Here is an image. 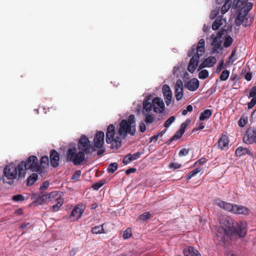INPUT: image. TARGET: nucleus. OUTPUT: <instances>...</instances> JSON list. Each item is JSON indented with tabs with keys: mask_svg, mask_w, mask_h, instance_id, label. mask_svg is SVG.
I'll use <instances>...</instances> for the list:
<instances>
[{
	"mask_svg": "<svg viewBox=\"0 0 256 256\" xmlns=\"http://www.w3.org/2000/svg\"><path fill=\"white\" fill-rule=\"evenodd\" d=\"M232 2L231 0H226L224 4L221 8L220 12L224 14H226L232 6Z\"/></svg>",
	"mask_w": 256,
	"mask_h": 256,
	"instance_id": "nucleus-30",
	"label": "nucleus"
},
{
	"mask_svg": "<svg viewBox=\"0 0 256 256\" xmlns=\"http://www.w3.org/2000/svg\"><path fill=\"white\" fill-rule=\"evenodd\" d=\"M223 67H224V60H222L220 62V64L216 69V73H219L222 70L223 68Z\"/></svg>",
	"mask_w": 256,
	"mask_h": 256,
	"instance_id": "nucleus-59",
	"label": "nucleus"
},
{
	"mask_svg": "<svg viewBox=\"0 0 256 256\" xmlns=\"http://www.w3.org/2000/svg\"><path fill=\"white\" fill-rule=\"evenodd\" d=\"M199 84L200 82L198 80L194 78L185 82L184 87L188 88L189 90L194 92L198 88Z\"/></svg>",
	"mask_w": 256,
	"mask_h": 256,
	"instance_id": "nucleus-17",
	"label": "nucleus"
},
{
	"mask_svg": "<svg viewBox=\"0 0 256 256\" xmlns=\"http://www.w3.org/2000/svg\"><path fill=\"white\" fill-rule=\"evenodd\" d=\"M202 170V168H196L194 170H192V172H190V173L188 174L186 176V180H189L192 177L195 176L196 174H198V172H200Z\"/></svg>",
	"mask_w": 256,
	"mask_h": 256,
	"instance_id": "nucleus-35",
	"label": "nucleus"
},
{
	"mask_svg": "<svg viewBox=\"0 0 256 256\" xmlns=\"http://www.w3.org/2000/svg\"><path fill=\"white\" fill-rule=\"evenodd\" d=\"M162 91L164 96L166 95V94L172 93L170 86L167 84H164L163 86Z\"/></svg>",
	"mask_w": 256,
	"mask_h": 256,
	"instance_id": "nucleus-48",
	"label": "nucleus"
},
{
	"mask_svg": "<svg viewBox=\"0 0 256 256\" xmlns=\"http://www.w3.org/2000/svg\"><path fill=\"white\" fill-rule=\"evenodd\" d=\"M230 72L228 70H224L220 76V80L222 81L226 80L228 78Z\"/></svg>",
	"mask_w": 256,
	"mask_h": 256,
	"instance_id": "nucleus-39",
	"label": "nucleus"
},
{
	"mask_svg": "<svg viewBox=\"0 0 256 256\" xmlns=\"http://www.w3.org/2000/svg\"><path fill=\"white\" fill-rule=\"evenodd\" d=\"M78 150L76 147L70 148L66 153V160L72 162L74 166L81 164L85 160L84 153Z\"/></svg>",
	"mask_w": 256,
	"mask_h": 256,
	"instance_id": "nucleus-7",
	"label": "nucleus"
},
{
	"mask_svg": "<svg viewBox=\"0 0 256 256\" xmlns=\"http://www.w3.org/2000/svg\"><path fill=\"white\" fill-rule=\"evenodd\" d=\"M235 154L236 156L240 157L245 154L250 155L252 154L250 151L247 148L239 146L236 149Z\"/></svg>",
	"mask_w": 256,
	"mask_h": 256,
	"instance_id": "nucleus-27",
	"label": "nucleus"
},
{
	"mask_svg": "<svg viewBox=\"0 0 256 256\" xmlns=\"http://www.w3.org/2000/svg\"><path fill=\"white\" fill-rule=\"evenodd\" d=\"M104 134L102 132H97L94 138V148H100L104 144Z\"/></svg>",
	"mask_w": 256,
	"mask_h": 256,
	"instance_id": "nucleus-16",
	"label": "nucleus"
},
{
	"mask_svg": "<svg viewBox=\"0 0 256 256\" xmlns=\"http://www.w3.org/2000/svg\"><path fill=\"white\" fill-rule=\"evenodd\" d=\"M256 138V127H250L243 137L244 142L246 144H252Z\"/></svg>",
	"mask_w": 256,
	"mask_h": 256,
	"instance_id": "nucleus-12",
	"label": "nucleus"
},
{
	"mask_svg": "<svg viewBox=\"0 0 256 256\" xmlns=\"http://www.w3.org/2000/svg\"><path fill=\"white\" fill-rule=\"evenodd\" d=\"M226 32L224 28L222 29L216 34H212L210 37V44L212 46V54H218V50H222L224 48L222 45L224 38L222 36Z\"/></svg>",
	"mask_w": 256,
	"mask_h": 256,
	"instance_id": "nucleus-6",
	"label": "nucleus"
},
{
	"mask_svg": "<svg viewBox=\"0 0 256 256\" xmlns=\"http://www.w3.org/2000/svg\"><path fill=\"white\" fill-rule=\"evenodd\" d=\"M184 256H201L198 251L192 246H187L184 250Z\"/></svg>",
	"mask_w": 256,
	"mask_h": 256,
	"instance_id": "nucleus-26",
	"label": "nucleus"
},
{
	"mask_svg": "<svg viewBox=\"0 0 256 256\" xmlns=\"http://www.w3.org/2000/svg\"><path fill=\"white\" fill-rule=\"evenodd\" d=\"M196 126H197V128L196 129V130H202L204 129V124L203 123H202L201 122L197 123Z\"/></svg>",
	"mask_w": 256,
	"mask_h": 256,
	"instance_id": "nucleus-61",
	"label": "nucleus"
},
{
	"mask_svg": "<svg viewBox=\"0 0 256 256\" xmlns=\"http://www.w3.org/2000/svg\"><path fill=\"white\" fill-rule=\"evenodd\" d=\"M187 126V124L186 122H183L180 124V130L184 134L185 132L186 128Z\"/></svg>",
	"mask_w": 256,
	"mask_h": 256,
	"instance_id": "nucleus-60",
	"label": "nucleus"
},
{
	"mask_svg": "<svg viewBox=\"0 0 256 256\" xmlns=\"http://www.w3.org/2000/svg\"><path fill=\"white\" fill-rule=\"evenodd\" d=\"M136 126L134 116L130 114L128 119L122 120L120 124L118 134L122 138H125L127 134L132 136L136 134Z\"/></svg>",
	"mask_w": 256,
	"mask_h": 256,
	"instance_id": "nucleus-4",
	"label": "nucleus"
},
{
	"mask_svg": "<svg viewBox=\"0 0 256 256\" xmlns=\"http://www.w3.org/2000/svg\"><path fill=\"white\" fill-rule=\"evenodd\" d=\"M214 204L225 210L234 214L248 215L250 213V210L246 206L236 204H232L223 201L220 198L216 199L214 200Z\"/></svg>",
	"mask_w": 256,
	"mask_h": 256,
	"instance_id": "nucleus-3",
	"label": "nucleus"
},
{
	"mask_svg": "<svg viewBox=\"0 0 256 256\" xmlns=\"http://www.w3.org/2000/svg\"><path fill=\"white\" fill-rule=\"evenodd\" d=\"M250 98L256 97V86L253 87L250 92Z\"/></svg>",
	"mask_w": 256,
	"mask_h": 256,
	"instance_id": "nucleus-56",
	"label": "nucleus"
},
{
	"mask_svg": "<svg viewBox=\"0 0 256 256\" xmlns=\"http://www.w3.org/2000/svg\"><path fill=\"white\" fill-rule=\"evenodd\" d=\"M38 176L36 173H33L27 179V185L32 186L38 180Z\"/></svg>",
	"mask_w": 256,
	"mask_h": 256,
	"instance_id": "nucleus-32",
	"label": "nucleus"
},
{
	"mask_svg": "<svg viewBox=\"0 0 256 256\" xmlns=\"http://www.w3.org/2000/svg\"><path fill=\"white\" fill-rule=\"evenodd\" d=\"M51 166L53 168L57 167L59 164L60 156L58 152L54 150H52L50 154Z\"/></svg>",
	"mask_w": 256,
	"mask_h": 256,
	"instance_id": "nucleus-20",
	"label": "nucleus"
},
{
	"mask_svg": "<svg viewBox=\"0 0 256 256\" xmlns=\"http://www.w3.org/2000/svg\"><path fill=\"white\" fill-rule=\"evenodd\" d=\"M208 76V72L206 70H201L198 74V78L200 79H205Z\"/></svg>",
	"mask_w": 256,
	"mask_h": 256,
	"instance_id": "nucleus-41",
	"label": "nucleus"
},
{
	"mask_svg": "<svg viewBox=\"0 0 256 256\" xmlns=\"http://www.w3.org/2000/svg\"><path fill=\"white\" fill-rule=\"evenodd\" d=\"M12 200L14 202H22L24 200V196L21 194H18L16 195H14L12 196Z\"/></svg>",
	"mask_w": 256,
	"mask_h": 256,
	"instance_id": "nucleus-43",
	"label": "nucleus"
},
{
	"mask_svg": "<svg viewBox=\"0 0 256 256\" xmlns=\"http://www.w3.org/2000/svg\"><path fill=\"white\" fill-rule=\"evenodd\" d=\"M32 227V225L30 223H26V224H22L21 225V228L22 230H24L26 228H30Z\"/></svg>",
	"mask_w": 256,
	"mask_h": 256,
	"instance_id": "nucleus-62",
	"label": "nucleus"
},
{
	"mask_svg": "<svg viewBox=\"0 0 256 256\" xmlns=\"http://www.w3.org/2000/svg\"><path fill=\"white\" fill-rule=\"evenodd\" d=\"M49 159L48 156H43L40 158V164H38L40 174H44L46 172V168L48 166Z\"/></svg>",
	"mask_w": 256,
	"mask_h": 256,
	"instance_id": "nucleus-23",
	"label": "nucleus"
},
{
	"mask_svg": "<svg viewBox=\"0 0 256 256\" xmlns=\"http://www.w3.org/2000/svg\"><path fill=\"white\" fill-rule=\"evenodd\" d=\"M64 193L60 191H54L50 192H40L38 196V201L40 202H51L52 203H56L50 208L52 212L58 211L62 206L64 200Z\"/></svg>",
	"mask_w": 256,
	"mask_h": 256,
	"instance_id": "nucleus-2",
	"label": "nucleus"
},
{
	"mask_svg": "<svg viewBox=\"0 0 256 256\" xmlns=\"http://www.w3.org/2000/svg\"><path fill=\"white\" fill-rule=\"evenodd\" d=\"M81 174V171L80 170H76L72 176V180H78Z\"/></svg>",
	"mask_w": 256,
	"mask_h": 256,
	"instance_id": "nucleus-50",
	"label": "nucleus"
},
{
	"mask_svg": "<svg viewBox=\"0 0 256 256\" xmlns=\"http://www.w3.org/2000/svg\"><path fill=\"white\" fill-rule=\"evenodd\" d=\"M143 114L145 116L144 121L147 124H151L154 122L155 118L154 114L150 112L147 113V114Z\"/></svg>",
	"mask_w": 256,
	"mask_h": 256,
	"instance_id": "nucleus-31",
	"label": "nucleus"
},
{
	"mask_svg": "<svg viewBox=\"0 0 256 256\" xmlns=\"http://www.w3.org/2000/svg\"><path fill=\"white\" fill-rule=\"evenodd\" d=\"M216 62V59L214 56H209L208 58L205 59L202 64L198 68L202 69L204 67H210L214 64Z\"/></svg>",
	"mask_w": 256,
	"mask_h": 256,
	"instance_id": "nucleus-25",
	"label": "nucleus"
},
{
	"mask_svg": "<svg viewBox=\"0 0 256 256\" xmlns=\"http://www.w3.org/2000/svg\"><path fill=\"white\" fill-rule=\"evenodd\" d=\"M242 6H243V2L240 0H236V4H234L232 6V8H233L234 10L236 9L237 10H238L239 9H241V7Z\"/></svg>",
	"mask_w": 256,
	"mask_h": 256,
	"instance_id": "nucleus-49",
	"label": "nucleus"
},
{
	"mask_svg": "<svg viewBox=\"0 0 256 256\" xmlns=\"http://www.w3.org/2000/svg\"><path fill=\"white\" fill-rule=\"evenodd\" d=\"M84 212V210L78 206H76L72 210L70 218L71 220L74 221L80 218L82 214Z\"/></svg>",
	"mask_w": 256,
	"mask_h": 256,
	"instance_id": "nucleus-19",
	"label": "nucleus"
},
{
	"mask_svg": "<svg viewBox=\"0 0 256 256\" xmlns=\"http://www.w3.org/2000/svg\"><path fill=\"white\" fill-rule=\"evenodd\" d=\"M256 104V97L252 98L250 102L248 104V108H252Z\"/></svg>",
	"mask_w": 256,
	"mask_h": 256,
	"instance_id": "nucleus-51",
	"label": "nucleus"
},
{
	"mask_svg": "<svg viewBox=\"0 0 256 256\" xmlns=\"http://www.w3.org/2000/svg\"><path fill=\"white\" fill-rule=\"evenodd\" d=\"M115 134V127L113 124H110L107 128L106 133V142L108 144H112L114 145L113 142L116 143V146L119 148L121 146L120 138L118 136L114 138Z\"/></svg>",
	"mask_w": 256,
	"mask_h": 256,
	"instance_id": "nucleus-11",
	"label": "nucleus"
},
{
	"mask_svg": "<svg viewBox=\"0 0 256 256\" xmlns=\"http://www.w3.org/2000/svg\"><path fill=\"white\" fill-rule=\"evenodd\" d=\"M219 220L222 226L219 228L216 234L218 240L224 241L226 238L232 232H236L240 237H244L246 235L247 224L245 222H237L226 215L220 216Z\"/></svg>",
	"mask_w": 256,
	"mask_h": 256,
	"instance_id": "nucleus-1",
	"label": "nucleus"
},
{
	"mask_svg": "<svg viewBox=\"0 0 256 256\" xmlns=\"http://www.w3.org/2000/svg\"><path fill=\"white\" fill-rule=\"evenodd\" d=\"M48 186H49V182H48V181H46L44 182H43L42 185L40 186V188L41 190H46V188H48Z\"/></svg>",
	"mask_w": 256,
	"mask_h": 256,
	"instance_id": "nucleus-58",
	"label": "nucleus"
},
{
	"mask_svg": "<svg viewBox=\"0 0 256 256\" xmlns=\"http://www.w3.org/2000/svg\"><path fill=\"white\" fill-rule=\"evenodd\" d=\"M132 236V230L130 228L126 230L123 233V238L124 240L128 239Z\"/></svg>",
	"mask_w": 256,
	"mask_h": 256,
	"instance_id": "nucleus-45",
	"label": "nucleus"
},
{
	"mask_svg": "<svg viewBox=\"0 0 256 256\" xmlns=\"http://www.w3.org/2000/svg\"><path fill=\"white\" fill-rule=\"evenodd\" d=\"M142 154V152H137L134 154H128L123 159L122 162L124 164H128L130 162L138 159Z\"/></svg>",
	"mask_w": 256,
	"mask_h": 256,
	"instance_id": "nucleus-21",
	"label": "nucleus"
},
{
	"mask_svg": "<svg viewBox=\"0 0 256 256\" xmlns=\"http://www.w3.org/2000/svg\"><path fill=\"white\" fill-rule=\"evenodd\" d=\"M212 114V110L209 109L206 110L200 114L199 119L200 121L208 119L211 116Z\"/></svg>",
	"mask_w": 256,
	"mask_h": 256,
	"instance_id": "nucleus-29",
	"label": "nucleus"
},
{
	"mask_svg": "<svg viewBox=\"0 0 256 256\" xmlns=\"http://www.w3.org/2000/svg\"><path fill=\"white\" fill-rule=\"evenodd\" d=\"M20 167L19 166V164L16 166L12 163H11L6 166L4 170V174L6 177L10 180L16 179L17 176L18 178H24V174H20Z\"/></svg>",
	"mask_w": 256,
	"mask_h": 256,
	"instance_id": "nucleus-8",
	"label": "nucleus"
},
{
	"mask_svg": "<svg viewBox=\"0 0 256 256\" xmlns=\"http://www.w3.org/2000/svg\"><path fill=\"white\" fill-rule=\"evenodd\" d=\"M165 102L167 106H169L171 102V100L172 98V93L169 94H166L164 96Z\"/></svg>",
	"mask_w": 256,
	"mask_h": 256,
	"instance_id": "nucleus-47",
	"label": "nucleus"
},
{
	"mask_svg": "<svg viewBox=\"0 0 256 256\" xmlns=\"http://www.w3.org/2000/svg\"><path fill=\"white\" fill-rule=\"evenodd\" d=\"M235 51L233 50L230 54V56L228 58V60L226 62V64H232L236 60L235 58H234V55H235Z\"/></svg>",
	"mask_w": 256,
	"mask_h": 256,
	"instance_id": "nucleus-46",
	"label": "nucleus"
},
{
	"mask_svg": "<svg viewBox=\"0 0 256 256\" xmlns=\"http://www.w3.org/2000/svg\"><path fill=\"white\" fill-rule=\"evenodd\" d=\"M205 42L204 39H200L196 48V52L198 55H202L204 52Z\"/></svg>",
	"mask_w": 256,
	"mask_h": 256,
	"instance_id": "nucleus-28",
	"label": "nucleus"
},
{
	"mask_svg": "<svg viewBox=\"0 0 256 256\" xmlns=\"http://www.w3.org/2000/svg\"><path fill=\"white\" fill-rule=\"evenodd\" d=\"M181 166H182V165L179 164H178V163H171L170 164V168H173L174 170L179 168H181Z\"/></svg>",
	"mask_w": 256,
	"mask_h": 256,
	"instance_id": "nucleus-55",
	"label": "nucleus"
},
{
	"mask_svg": "<svg viewBox=\"0 0 256 256\" xmlns=\"http://www.w3.org/2000/svg\"><path fill=\"white\" fill-rule=\"evenodd\" d=\"M253 6V4L251 2H248L242 8V12L246 14H248V13L252 10Z\"/></svg>",
	"mask_w": 256,
	"mask_h": 256,
	"instance_id": "nucleus-34",
	"label": "nucleus"
},
{
	"mask_svg": "<svg viewBox=\"0 0 256 256\" xmlns=\"http://www.w3.org/2000/svg\"><path fill=\"white\" fill-rule=\"evenodd\" d=\"M226 20L221 16H218L216 18L212 24V29L214 30H218L221 26H224L226 27Z\"/></svg>",
	"mask_w": 256,
	"mask_h": 256,
	"instance_id": "nucleus-24",
	"label": "nucleus"
},
{
	"mask_svg": "<svg viewBox=\"0 0 256 256\" xmlns=\"http://www.w3.org/2000/svg\"><path fill=\"white\" fill-rule=\"evenodd\" d=\"M248 18L247 15L244 13L240 12L236 18L235 24L237 26L242 24L244 26H248L247 22Z\"/></svg>",
	"mask_w": 256,
	"mask_h": 256,
	"instance_id": "nucleus-18",
	"label": "nucleus"
},
{
	"mask_svg": "<svg viewBox=\"0 0 256 256\" xmlns=\"http://www.w3.org/2000/svg\"><path fill=\"white\" fill-rule=\"evenodd\" d=\"M229 140L226 135H222L218 141V148L222 150H226L228 148Z\"/></svg>",
	"mask_w": 256,
	"mask_h": 256,
	"instance_id": "nucleus-22",
	"label": "nucleus"
},
{
	"mask_svg": "<svg viewBox=\"0 0 256 256\" xmlns=\"http://www.w3.org/2000/svg\"><path fill=\"white\" fill-rule=\"evenodd\" d=\"M175 96L178 101L180 100L183 96L184 86L181 80L178 79L175 85Z\"/></svg>",
	"mask_w": 256,
	"mask_h": 256,
	"instance_id": "nucleus-14",
	"label": "nucleus"
},
{
	"mask_svg": "<svg viewBox=\"0 0 256 256\" xmlns=\"http://www.w3.org/2000/svg\"><path fill=\"white\" fill-rule=\"evenodd\" d=\"M151 96H146L142 102V114L150 113L152 108V103L150 102Z\"/></svg>",
	"mask_w": 256,
	"mask_h": 256,
	"instance_id": "nucleus-15",
	"label": "nucleus"
},
{
	"mask_svg": "<svg viewBox=\"0 0 256 256\" xmlns=\"http://www.w3.org/2000/svg\"><path fill=\"white\" fill-rule=\"evenodd\" d=\"M78 148V150L84 152V155L91 154L96 150L88 138L85 136H82L80 138Z\"/></svg>",
	"mask_w": 256,
	"mask_h": 256,
	"instance_id": "nucleus-9",
	"label": "nucleus"
},
{
	"mask_svg": "<svg viewBox=\"0 0 256 256\" xmlns=\"http://www.w3.org/2000/svg\"><path fill=\"white\" fill-rule=\"evenodd\" d=\"M189 152V150L187 148H182L180 150L178 155L180 156H186Z\"/></svg>",
	"mask_w": 256,
	"mask_h": 256,
	"instance_id": "nucleus-53",
	"label": "nucleus"
},
{
	"mask_svg": "<svg viewBox=\"0 0 256 256\" xmlns=\"http://www.w3.org/2000/svg\"><path fill=\"white\" fill-rule=\"evenodd\" d=\"M252 74L250 72L246 73L244 76V78L248 81H250L252 79Z\"/></svg>",
	"mask_w": 256,
	"mask_h": 256,
	"instance_id": "nucleus-64",
	"label": "nucleus"
},
{
	"mask_svg": "<svg viewBox=\"0 0 256 256\" xmlns=\"http://www.w3.org/2000/svg\"><path fill=\"white\" fill-rule=\"evenodd\" d=\"M180 70V66H174L173 68L172 72L173 74H176L177 72Z\"/></svg>",
	"mask_w": 256,
	"mask_h": 256,
	"instance_id": "nucleus-63",
	"label": "nucleus"
},
{
	"mask_svg": "<svg viewBox=\"0 0 256 256\" xmlns=\"http://www.w3.org/2000/svg\"><path fill=\"white\" fill-rule=\"evenodd\" d=\"M153 110L156 113H162L164 110V104L163 100L156 97L152 100Z\"/></svg>",
	"mask_w": 256,
	"mask_h": 256,
	"instance_id": "nucleus-13",
	"label": "nucleus"
},
{
	"mask_svg": "<svg viewBox=\"0 0 256 256\" xmlns=\"http://www.w3.org/2000/svg\"><path fill=\"white\" fill-rule=\"evenodd\" d=\"M218 12H219L218 9H216V10H212L210 14V18L212 20H213L214 18H216L217 14H218Z\"/></svg>",
	"mask_w": 256,
	"mask_h": 256,
	"instance_id": "nucleus-54",
	"label": "nucleus"
},
{
	"mask_svg": "<svg viewBox=\"0 0 256 256\" xmlns=\"http://www.w3.org/2000/svg\"><path fill=\"white\" fill-rule=\"evenodd\" d=\"M232 42H233V40L232 38V37L230 36H227L224 40V47H225V48L229 47L232 44Z\"/></svg>",
	"mask_w": 256,
	"mask_h": 256,
	"instance_id": "nucleus-37",
	"label": "nucleus"
},
{
	"mask_svg": "<svg viewBox=\"0 0 256 256\" xmlns=\"http://www.w3.org/2000/svg\"><path fill=\"white\" fill-rule=\"evenodd\" d=\"M140 131L141 132H144L146 130V126L144 122H141L139 126Z\"/></svg>",
	"mask_w": 256,
	"mask_h": 256,
	"instance_id": "nucleus-57",
	"label": "nucleus"
},
{
	"mask_svg": "<svg viewBox=\"0 0 256 256\" xmlns=\"http://www.w3.org/2000/svg\"><path fill=\"white\" fill-rule=\"evenodd\" d=\"M248 122V118L246 117L242 116L238 121V125L240 127H244Z\"/></svg>",
	"mask_w": 256,
	"mask_h": 256,
	"instance_id": "nucleus-40",
	"label": "nucleus"
},
{
	"mask_svg": "<svg viewBox=\"0 0 256 256\" xmlns=\"http://www.w3.org/2000/svg\"><path fill=\"white\" fill-rule=\"evenodd\" d=\"M151 216V214L150 212H146L141 214L139 216V218L143 221H146Z\"/></svg>",
	"mask_w": 256,
	"mask_h": 256,
	"instance_id": "nucleus-38",
	"label": "nucleus"
},
{
	"mask_svg": "<svg viewBox=\"0 0 256 256\" xmlns=\"http://www.w3.org/2000/svg\"><path fill=\"white\" fill-rule=\"evenodd\" d=\"M92 232L94 234H100L104 233V229L103 228V225H100L95 226L92 228L91 230Z\"/></svg>",
	"mask_w": 256,
	"mask_h": 256,
	"instance_id": "nucleus-33",
	"label": "nucleus"
},
{
	"mask_svg": "<svg viewBox=\"0 0 256 256\" xmlns=\"http://www.w3.org/2000/svg\"><path fill=\"white\" fill-rule=\"evenodd\" d=\"M118 164L116 162L110 164L107 168V170L108 172L112 174L118 168Z\"/></svg>",
	"mask_w": 256,
	"mask_h": 256,
	"instance_id": "nucleus-36",
	"label": "nucleus"
},
{
	"mask_svg": "<svg viewBox=\"0 0 256 256\" xmlns=\"http://www.w3.org/2000/svg\"><path fill=\"white\" fill-rule=\"evenodd\" d=\"M38 162L37 157L34 156H31L26 161L22 162L19 164V166L20 167V174H24L25 176L26 172L28 170L40 174Z\"/></svg>",
	"mask_w": 256,
	"mask_h": 256,
	"instance_id": "nucleus-5",
	"label": "nucleus"
},
{
	"mask_svg": "<svg viewBox=\"0 0 256 256\" xmlns=\"http://www.w3.org/2000/svg\"><path fill=\"white\" fill-rule=\"evenodd\" d=\"M175 117L174 116H172L170 118H169L166 121V122L164 126L166 128H168L174 122L175 120Z\"/></svg>",
	"mask_w": 256,
	"mask_h": 256,
	"instance_id": "nucleus-42",
	"label": "nucleus"
},
{
	"mask_svg": "<svg viewBox=\"0 0 256 256\" xmlns=\"http://www.w3.org/2000/svg\"><path fill=\"white\" fill-rule=\"evenodd\" d=\"M184 133L178 130L176 132V133L172 136L173 139H175L176 140H178L180 139L182 136L183 135Z\"/></svg>",
	"mask_w": 256,
	"mask_h": 256,
	"instance_id": "nucleus-52",
	"label": "nucleus"
},
{
	"mask_svg": "<svg viewBox=\"0 0 256 256\" xmlns=\"http://www.w3.org/2000/svg\"><path fill=\"white\" fill-rule=\"evenodd\" d=\"M196 48L194 46L188 51V56H192L188 66V70L191 73H193L196 70L199 62L200 57L202 55H198V53L195 52Z\"/></svg>",
	"mask_w": 256,
	"mask_h": 256,
	"instance_id": "nucleus-10",
	"label": "nucleus"
},
{
	"mask_svg": "<svg viewBox=\"0 0 256 256\" xmlns=\"http://www.w3.org/2000/svg\"><path fill=\"white\" fill-rule=\"evenodd\" d=\"M105 183V180H102L99 181L98 182L94 184L92 188L96 190H98L100 188H101L102 186L104 185Z\"/></svg>",
	"mask_w": 256,
	"mask_h": 256,
	"instance_id": "nucleus-44",
	"label": "nucleus"
}]
</instances>
